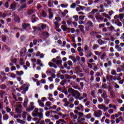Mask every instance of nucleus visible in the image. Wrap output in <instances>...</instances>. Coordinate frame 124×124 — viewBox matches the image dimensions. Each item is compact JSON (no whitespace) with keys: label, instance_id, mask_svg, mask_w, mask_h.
I'll return each instance as SVG.
<instances>
[{"label":"nucleus","instance_id":"2","mask_svg":"<svg viewBox=\"0 0 124 124\" xmlns=\"http://www.w3.org/2000/svg\"><path fill=\"white\" fill-rule=\"evenodd\" d=\"M32 116L33 117H39L40 119H43V113L38 112V108H35L32 112Z\"/></svg>","mask_w":124,"mask_h":124},{"label":"nucleus","instance_id":"4","mask_svg":"<svg viewBox=\"0 0 124 124\" xmlns=\"http://www.w3.org/2000/svg\"><path fill=\"white\" fill-rule=\"evenodd\" d=\"M30 88V84H24L20 87L21 91H23V93H26V92L29 91Z\"/></svg>","mask_w":124,"mask_h":124},{"label":"nucleus","instance_id":"36","mask_svg":"<svg viewBox=\"0 0 124 124\" xmlns=\"http://www.w3.org/2000/svg\"><path fill=\"white\" fill-rule=\"evenodd\" d=\"M124 17V14H120L119 15V19L120 21H123Z\"/></svg>","mask_w":124,"mask_h":124},{"label":"nucleus","instance_id":"54","mask_svg":"<svg viewBox=\"0 0 124 124\" xmlns=\"http://www.w3.org/2000/svg\"><path fill=\"white\" fill-rule=\"evenodd\" d=\"M5 93V92L3 91H0V95L1 97V98H2V97H3V95H4V94Z\"/></svg>","mask_w":124,"mask_h":124},{"label":"nucleus","instance_id":"45","mask_svg":"<svg viewBox=\"0 0 124 124\" xmlns=\"http://www.w3.org/2000/svg\"><path fill=\"white\" fill-rule=\"evenodd\" d=\"M0 79H1V81H4V80H6V79H7V77L5 76H0Z\"/></svg>","mask_w":124,"mask_h":124},{"label":"nucleus","instance_id":"52","mask_svg":"<svg viewBox=\"0 0 124 124\" xmlns=\"http://www.w3.org/2000/svg\"><path fill=\"white\" fill-rule=\"evenodd\" d=\"M7 14L4 12L3 14L2 13L1 18H5V17H7Z\"/></svg>","mask_w":124,"mask_h":124},{"label":"nucleus","instance_id":"37","mask_svg":"<svg viewBox=\"0 0 124 124\" xmlns=\"http://www.w3.org/2000/svg\"><path fill=\"white\" fill-rule=\"evenodd\" d=\"M107 56V54H106V53L104 52L100 57L101 60H105Z\"/></svg>","mask_w":124,"mask_h":124},{"label":"nucleus","instance_id":"10","mask_svg":"<svg viewBox=\"0 0 124 124\" xmlns=\"http://www.w3.org/2000/svg\"><path fill=\"white\" fill-rule=\"evenodd\" d=\"M41 36H43L44 38H48L50 36V34L47 31H44L42 33Z\"/></svg>","mask_w":124,"mask_h":124},{"label":"nucleus","instance_id":"23","mask_svg":"<svg viewBox=\"0 0 124 124\" xmlns=\"http://www.w3.org/2000/svg\"><path fill=\"white\" fill-rule=\"evenodd\" d=\"M78 28L79 29V31L82 32V33H86V32H85V30H84V28H85V27H84V26L83 25H79L78 26Z\"/></svg>","mask_w":124,"mask_h":124},{"label":"nucleus","instance_id":"13","mask_svg":"<svg viewBox=\"0 0 124 124\" xmlns=\"http://www.w3.org/2000/svg\"><path fill=\"white\" fill-rule=\"evenodd\" d=\"M56 124H66V121L64 119H59L55 123Z\"/></svg>","mask_w":124,"mask_h":124},{"label":"nucleus","instance_id":"55","mask_svg":"<svg viewBox=\"0 0 124 124\" xmlns=\"http://www.w3.org/2000/svg\"><path fill=\"white\" fill-rule=\"evenodd\" d=\"M36 18V17H35V15H33L32 16V23H35V19Z\"/></svg>","mask_w":124,"mask_h":124},{"label":"nucleus","instance_id":"64","mask_svg":"<svg viewBox=\"0 0 124 124\" xmlns=\"http://www.w3.org/2000/svg\"><path fill=\"white\" fill-rule=\"evenodd\" d=\"M98 43H99L100 45H102V44H104L105 42L104 41H102V40H99L98 41Z\"/></svg>","mask_w":124,"mask_h":124},{"label":"nucleus","instance_id":"49","mask_svg":"<svg viewBox=\"0 0 124 124\" xmlns=\"http://www.w3.org/2000/svg\"><path fill=\"white\" fill-rule=\"evenodd\" d=\"M19 64L20 65H24V64H25V61H24V60H22V59H20Z\"/></svg>","mask_w":124,"mask_h":124},{"label":"nucleus","instance_id":"7","mask_svg":"<svg viewBox=\"0 0 124 124\" xmlns=\"http://www.w3.org/2000/svg\"><path fill=\"white\" fill-rule=\"evenodd\" d=\"M94 116L96 118H100L102 116V111L98 110L94 112Z\"/></svg>","mask_w":124,"mask_h":124},{"label":"nucleus","instance_id":"1","mask_svg":"<svg viewBox=\"0 0 124 124\" xmlns=\"http://www.w3.org/2000/svg\"><path fill=\"white\" fill-rule=\"evenodd\" d=\"M16 103V105H14ZM13 107H16V112L17 113V114H21L22 112V109L21 108H22V105L20 103H16L15 101H13Z\"/></svg>","mask_w":124,"mask_h":124},{"label":"nucleus","instance_id":"46","mask_svg":"<svg viewBox=\"0 0 124 124\" xmlns=\"http://www.w3.org/2000/svg\"><path fill=\"white\" fill-rule=\"evenodd\" d=\"M87 25L88 27H93V23L92 21H89L87 23Z\"/></svg>","mask_w":124,"mask_h":124},{"label":"nucleus","instance_id":"41","mask_svg":"<svg viewBox=\"0 0 124 124\" xmlns=\"http://www.w3.org/2000/svg\"><path fill=\"white\" fill-rule=\"evenodd\" d=\"M106 107V106L104 105L101 104L98 105V108H99V109H102V110H103V109H104V108Z\"/></svg>","mask_w":124,"mask_h":124},{"label":"nucleus","instance_id":"42","mask_svg":"<svg viewBox=\"0 0 124 124\" xmlns=\"http://www.w3.org/2000/svg\"><path fill=\"white\" fill-rule=\"evenodd\" d=\"M9 119V116L7 115V114H5L3 116V120L4 121H7Z\"/></svg>","mask_w":124,"mask_h":124},{"label":"nucleus","instance_id":"20","mask_svg":"<svg viewBox=\"0 0 124 124\" xmlns=\"http://www.w3.org/2000/svg\"><path fill=\"white\" fill-rule=\"evenodd\" d=\"M101 97L102 98H104V99H106L108 97V95H107V93H106V91H105V90H103V93L101 95Z\"/></svg>","mask_w":124,"mask_h":124},{"label":"nucleus","instance_id":"39","mask_svg":"<svg viewBox=\"0 0 124 124\" xmlns=\"http://www.w3.org/2000/svg\"><path fill=\"white\" fill-rule=\"evenodd\" d=\"M75 91L74 89L72 88H69L68 89V93H75Z\"/></svg>","mask_w":124,"mask_h":124},{"label":"nucleus","instance_id":"63","mask_svg":"<svg viewBox=\"0 0 124 124\" xmlns=\"http://www.w3.org/2000/svg\"><path fill=\"white\" fill-rule=\"evenodd\" d=\"M111 74L112 75H117V72L115 71V70H111Z\"/></svg>","mask_w":124,"mask_h":124},{"label":"nucleus","instance_id":"58","mask_svg":"<svg viewBox=\"0 0 124 124\" xmlns=\"http://www.w3.org/2000/svg\"><path fill=\"white\" fill-rule=\"evenodd\" d=\"M46 107H50L51 106V102L47 101L46 103Z\"/></svg>","mask_w":124,"mask_h":124},{"label":"nucleus","instance_id":"24","mask_svg":"<svg viewBox=\"0 0 124 124\" xmlns=\"http://www.w3.org/2000/svg\"><path fill=\"white\" fill-rule=\"evenodd\" d=\"M16 75H17V76H22V75H24V71H16Z\"/></svg>","mask_w":124,"mask_h":124},{"label":"nucleus","instance_id":"29","mask_svg":"<svg viewBox=\"0 0 124 124\" xmlns=\"http://www.w3.org/2000/svg\"><path fill=\"white\" fill-rule=\"evenodd\" d=\"M69 59H71V60H72V61H73L74 63H75V62H77V60L76 59V58H75V57H74L73 56H70Z\"/></svg>","mask_w":124,"mask_h":124},{"label":"nucleus","instance_id":"18","mask_svg":"<svg viewBox=\"0 0 124 124\" xmlns=\"http://www.w3.org/2000/svg\"><path fill=\"white\" fill-rule=\"evenodd\" d=\"M70 117L71 119H73V120H76L78 118V116L74 114L73 112L70 113Z\"/></svg>","mask_w":124,"mask_h":124},{"label":"nucleus","instance_id":"38","mask_svg":"<svg viewBox=\"0 0 124 124\" xmlns=\"http://www.w3.org/2000/svg\"><path fill=\"white\" fill-rule=\"evenodd\" d=\"M62 59H59L56 60V64H58V65H62Z\"/></svg>","mask_w":124,"mask_h":124},{"label":"nucleus","instance_id":"21","mask_svg":"<svg viewBox=\"0 0 124 124\" xmlns=\"http://www.w3.org/2000/svg\"><path fill=\"white\" fill-rule=\"evenodd\" d=\"M79 7H76V11L78 12H79V11H81V10H84V9L85 8V7L82 6L80 5H78Z\"/></svg>","mask_w":124,"mask_h":124},{"label":"nucleus","instance_id":"61","mask_svg":"<svg viewBox=\"0 0 124 124\" xmlns=\"http://www.w3.org/2000/svg\"><path fill=\"white\" fill-rule=\"evenodd\" d=\"M67 63L69 66H72L73 65V63L71 62V61H68L67 62Z\"/></svg>","mask_w":124,"mask_h":124},{"label":"nucleus","instance_id":"59","mask_svg":"<svg viewBox=\"0 0 124 124\" xmlns=\"http://www.w3.org/2000/svg\"><path fill=\"white\" fill-rule=\"evenodd\" d=\"M76 3H73L71 5H70V8L72 9L75 8L76 7Z\"/></svg>","mask_w":124,"mask_h":124},{"label":"nucleus","instance_id":"31","mask_svg":"<svg viewBox=\"0 0 124 124\" xmlns=\"http://www.w3.org/2000/svg\"><path fill=\"white\" fill-rule=\"evenodd\" d=\"M102 16L103 17H105L106 18H107L108 19H111V16H109V15L106 14V13H103L102 14Z\"/></svg>","mask_w":124,"mask_h":124},{"label":"nucleus","instance_id":"35","mask_svg":"<svg viewBox=\"0 0 124 124\" xmlns=\"http://www.w3.org/2000/svg\"><path fill=\"white\" fill-rule=\"evenodd\" d=\"M106 79L108 81H113V76H108L106 77Z\"/></svg>","mask_w":124,"mask_h":124},{"label":"nucleus","instance_id":"47","mask_svg":"<svg viewBox=\"0 0 124 124\" xmlns=\"http://www.w3.org/2000/svg\"><path fill=\"white\" fill-rule=\"evenodd\" d=\"M42 17H47V13L45 11H43L42 12Z\"/></svg>","mask_w":124,"mask_h":124},{"label":"nucleus","instance_id":"51","mask_svg":"<svg viewBox=\"0 0 124 124\" xmlns=\"http://www.w3.org/2000/svg\"><path fill=\"white\" fill-rule=\"evenodd\" d=\"M9 74H10V76L12 78H16V75L14 73H9Z\"/></svg>","mask_w":124,"mask_h":124},{"label":"nucleus","instance_id":"34","mask_svg":"<svg viewBox=\"0 0 124 124\" xmlns=\"http://www.w3.org/2000/svg\"><path fill=\"white\" fill-rule=\"evenodd\" d=\"M16 6H17V5L16 4H11L10 6V9H12V10H16Z\"/></svg>","mask_w":124,"mask_h":124},{"label":"nucleus","instance_id":"62","mask_svg":"<svg viewBox=\"0 0 124 124\" xmlns=\"http://www.w3.org/2000/svg\"><path fill=\"white\" fill-rule=\"evenodd\" d=\"M110 96L112 97H114L115 96V93H114V92L113 91H111L110 92Z\"/></svg>","mask_w":124,"mask_h":124},{"label":"nucleus","instance_id":"57","mask_svg":"<svg viewBox=\"0 0 124 124\" xmlns=\"http://www.w3.org/2000/svg\"><path fill=\"white\" fill-rule=\"evenodd\" d=\"M78 115H79V119H80V118H82V117L84 116V113L83 112H78Z\"/></svg>","mask_w":124,"mask_h":124},{"label":"nucleus","instance_id":"30","mask_svg":"<svg viewBox=\"0 0 124 124\" xmlns=\"http://www.w3.org/2000/svg\"><path fill=\"white\" fill-rule=\"evenodd\" d=\"M68 13V10H64L63 11V12L62 13L61 15L62 16V17H65L66 16V15Z\"/></svg>","mask_w":124,"mask_h":124},{"label":"nucleus","instance_id":"43","mask_svg":"<svg viewBox=\"0 0 124 124\" xmlns=\"http://www.w3.org/2000/svg\"><path fill=\"white\" fill-rule=\"evenodd\" d=\"M53 17H54V13H48V18L49 20H52V19H53Z\"/></svg>","mask_w":124,"mask_h":124},{"label":"nucleus","instance_id":"53","mask_svg":"<svg viewBox=\"0 0 124 124\" xmlns=\"http://www.w3.org/2000/svg\"><path fill=\"white\" fill-rule=\"evenodd\" d=\"M0 88L2 90H5V89H6L7 87H6V85H5V84H1L0 86Z\"/></svg>","mask_w":124,"mask_h":124},{"label":"nucleus","instance_id":"40","mask_svg":"<svg viewBox=\"0 0 124 124\" xmlns=\"http://www.w3.org/2000/svg\"><path fill=\"white\" fill-rule=\"evenodd\" d=\"M104 66L105 67H108V66H112V62H109L108 63H105Z\"/></svg>","mask_w":124,"mask_h":124},{"label":"nucleus","instance_id":"19","mask_svg":"<svg viewBox=\"0 0 124 124\" xmlns=\"http://www.w3.org/2000/svg\"><path fill=\"white\" fill-rule=\"evenodd\" d=\"M76 109H77V110H78V111H82V112H83V111L84 110V107L83 106V105H82V104H79L78 105V106L77 107V108H76Z\"/></svg>","mask_w":124,"mask_h":124},{"label":"nucleus","instance_id":"6","mask_svg":"<svg viewBox=\"0 0 124 124\" xmlns=\"http://www.w3.org/2000/svg\"><path fill=\"white\" fill-rule=\"evenodd\" d=\"M84 51L87 54V55L88 57H92V55H93V53H91V50H90V48L88 46H85L84 47Z\"/></svg>","mask_w":124,"mask_h":124},{"label":"nucleus","instance_id":"48","mask_svg":"<svg viewBox=\"0 0 124 124\" xmlns=\"http://www.w3.org/2000/svg\"><path fill=\"white\" fill-rule=\"evenodd\" d=\"M61 7H62V8H66V7H67V6H68V4H61Z\"/></svg>","mask_w":124,"mask_h":124},{"label":"nucleus","instance_id":"15","mask_svg":"<svg viewBox=\"0 0 124 124\" xmlns=\"http://www.w3.org/2000/svg\"><path fill=\"white\" fill-rule=\"evenodd\" d=\"M14 21H15V22L17 24L21 23V19H20V17L17 16H15Z\"/></svg>","mask_w":124,"mask_h":124},{"label":"nucleus","instance_id":"27","mask_svg":"<svg viewBox=\"0 0 124 124\" xmlns=\"http://www.w3.org/2000/svg\"><path fill=\"white\" fill-rule=\"evenodd\" d=\"M48 65L49 66H50V67H54V68H57V65H56V64L53 62H48Z\"/></svg>","mask_w":124,"mask_h":124},{"label":"nucleus","instance_id":"33","mask_svg":"<svg viewBox=\"0 0 124 124\" xmlns=\"http://www.w3.org/2000/svg\"><path fill=\"white\" fill-rule=\"evenodd\" d=\"M61 29H62L63 31H67V25H62Z\"/></svg>","mask_w":124,"mask_h":124},{"label":"nucleus","instance_id":"14","mask_svg":"<svg viewBox=\"0 0 124 124\" xmlns=\"http://www.w3.org/2000/svg\"><path fill=\"white\" fill-rule=\"evenodd\" d=\"M30 114L28 113V112L27 111H23L22 114V117L23 119V120H26V119H27V117H28L29 116Z\"/></svg>","mask_w":124,"mask_h":124},{"label":"nucleus","instance_id":"5","mask_svg":"<svg viewBox=\"0 0 124 124\" xmlns=\"http://www.w3.org/2000/svg\"><path fill=\"white\" fill-rule=\"evenodd\" d=\"M34 104V103L33 102H31L30 106L26 108V111H27V112H31V111L34 109V106H33Z\"/></svg>","mask_w":124,"mask_h":124},{"label":"nucleus","instance_id":"12","mask_svg":"<svg viewBox=\"0 0 124 124\" xmlns=\"http://www.w3.org/2000/svg\"><path fill=\"white\" fill-rule=\"evenodd\" d=\"M11 62L9 63V65L10 66H13V65H14V63H16L17 62V59L16 58H13L10 60Z\"/></svg>","mask_w":124,"mask_h":124},{"label":"nucleus","instance_id":"60","mask_svg":"<svg viewBox=\"0 0 124 124\" xmlns=\"http://www.w3.org/2000/svg\"><path fill=\"white\" fill-rule=\"evenodd\" d=\"M64 76L66 77V79H72V77H71L69 75L66 74V75H64Z\"/></svg>","mask_w":124,"mask_h":124},{"label":"nucleus","instance_id":"32","mask_svg":"<svg viewBox=\"0 0 124 124\" xmlns=\"http://www.w3.org/2000/svg\"><path fill=\"white\" fill-rule=\"evenodd\" d=\"M88 17L90 19H93V10H92V12L89 13Z\"/></svg>","mask_w":124,"mask_h":124},{"label":"nucleus","instance_id":"11","mask_svg":"<svg viewBox=\"0 0 124 124\" xmlns=\"http://www.w3.org/2000/svg\"><path fill=\"white\" fill-rule=\"evenodd\" d=\"M27 52V49L26 47H24L21 49L20 56L21 57L25 56L26 53Z\"/></svg>","mask_w":124,"mask_h":124},{"label":"nucleus","instance_id":"8","mask_svg":"<svg viewBox=\"0 0 124 124\" xmlns=\"http://www.w3.org/2000/svg\"><path fill=\"white\" fill-rule=\"evenodd\" d=\"M46 29V25L41 24L36 28V31H41V30H44Z\"/></svg>","mask_w":124,"mask_h":124},{"label":"nucleus","instance_id":"50","mask_svg":"<svg viewBox=\"0 0 124 124\" xmlns=\"http://www.w3.org/2000/svg\"><path fill=\"white\" fill-rule=\"evenodd\" d=\"M66 22H67V24H68V25H71V24H72V21H71V18H69L67 20H66Z\"/></svg>","mask_w":124,"mask_h":124},{"label":"nucleus","instance_id":"25","mask_svg":"<svg viewBox=\"0 0 124 124\" xmlns=\"http://www.w3.org/2000/svg\"><path fill=\"white\" fill-rule=\"evenodd\" d=\"M37 64L39 65V66H41L42 67L43 66V63H42V62H41V60L40 59H37Z\"/></svg>","mask_w":124,"mask_h":124},{"label":"nucleus","instance_id":"3","mask_svg":"<svg viewBox=\"0 0 124 124\" xmlns=\"http://www.w3.org/2000/svg\"><path fill=\"white\" fill-rule=\"evenodd\" d=\"M72 96L75 98L77 100H82L83 98L81 97V93L79 91H76L74 93L72 94Z\"/></svg>","mask_w":124,"mask_h":124},{"label":"nucleus","instance_id":"9","mask_svg":"<svg viewBox=\"0 0 124 124\" xmlns=\"http://www.w3.org/2000/svg\"><path fill=\"white\" fill-rule=\"evenodd\" d=\"M21 27L23 30H27L28 28H29V29H31V24L29 23H22Z\"/></svg>","mask_w":124,"mask_h":124},{"label":"nucleus","instance_id":"22","mask_svg":"<svg viewBox=\"0 0 124 124\" xmlns=\"http://www.w3.org/2000/svg\"><path fill=\"white\" fill-rule=\"evenodd\" d=\"M39 106H40V107H45V105L44 104V103H43L42 102V101H41V100L40 99H39L38 100V101H37Z\"/></svg>","mask_w":124,"mask_h":124},{"label":"nucleus","instance_id":"26","mask_svg":"<svg viewBox=\"0 0 124 124\" xmlns=\"http://www.w3.org/2000/svg\"><path fill=\"white\" fill-rule=\"evenodd\" d=\"M53 21H54V27L55 29H59V28H60V25L59 24V22L55 21V19L53 20Z\"/></svg>","mask_w":124,"mask_h":124},{"label":"nucleus","instance_id":"28","mask_svg":"<svg viewBox=\"0 0 124 124\" xmlns=\"http://www.w3.org/2000/svg\"><path fill=\"white\" fill-rule=\"evenodd\" d=\"M16 122H17V123H18V124H26V121H25L23 120H21L20 119H16Z\"/></svg>","mask_w":124,"mask_h":124},{"label":"nucleus","instance_id":"44","mask_svg":"<svg viewBox=\"0 0 124 124\" xmlns=\"http://www.w3.org/2000/svg\"><path fill=\"white\" fill-rule=\"evenodd\" d=\"M75 71L76 74L80 73V68H79V67H76L75 69Z\"/></svg>","mask_w":124,"mask_h":124},{"label":"nucleus","instance_id":"16","mask_svg":"<svg viewBox=\"0 0 124 124\" xmlns=\"http://www.w3.org/2000/svg\"><path fill=\"white\" fill-rule=\"evenodd\" d=\"M29 103V99L25 98L23 102V107L27 108L28 107V104Z\"/></svg>","mask_w":124,"mask_h":124},{"label":"nucleus","instance_id":"56","mask_svg":"<svg viewBox=\"0 0 124 124\" xmlns=\"http://www.w3.org/2000/svg\"><path fill=\"white\" fill-rule=\"evenodd\" d=\"M55 20H56V22H61L62 21V18L60 17H55Z\"/></svg>","mask_w":124,"mask_h":124},{"label":"nucleus","instance_id":"17","mask_svg":"<svg viewBox=\"0 0 124 124\" xmlns=\"http://www.w3.org/2000/svg\"><path fill=\"white\" fill-rule=\"evenodd\" d=\"M36 57H39V59H43L44 58V54L41 53L40 51H38L36 54Z\"/></svg>","mask_w":124,"mask_h":124}]
</instances>
